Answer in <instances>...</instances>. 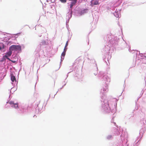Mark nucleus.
Returning a JSON list of instances; mask_svg holds the SVG:
<instances>
[{
	"label": "nucleus",
	"mask_w": 146,
	"mask_h": 146,
	"mask_svg": "<svg viewBox=\"0 0 146 146\" xmlns=\"http://www.w3.org/2000/svg\"><path fill=\"white\" fill-rule=\"evenodd\" d=\"M39 104V102L38 103V104H37V108L38 109V104Z\"/></svg>",
	"instance_id": "16"
},
{
	"label": "nucleus",
	"mask_w": 146,
	"mask_h": 146,
	"mask_svg": "<svg viewBox=\"0 0 146 146\" xmlns=\"http://www.w3.org/2000/svg\"><path fill=\"white\" fill-rule=\"evenodd\" d=\"M9 50L12 52L13 51L21 50V47L19 45H12L10 46Z\"/></svg>",
	"instance_id": "1"
},
{
	"label": "nucleus",
	"mask_w": 146,
	"mask_h": 146,
	"mask_svg": "<svg viewBox=\"0 0 146 146\" xmlns=\"http://www.w3.org/2000/svg\"><path fill=\"white\" fill-rule=\"evenodd\" d=\"M66 52L65 51H63L61 54V56L64 57L65 55Z\"/></svg>",
	"instance_id": "11"
},
{
	"label": "nucleus",
	"mask_w": 146,
	"mask_h": 146,
	"mask_svg": "<svg viewBox=\"0 0 146 146\" xmlns=\"http://www.w3.org/2000/svg\"><path fill=\"white\" fill-rule=\"evenodd\" d=\"M81 60H82L81 59H80V58H78L75 61H76L75 62L76 63H78V62H80Z\"/></svg>",
	"instance_id": "9"
},
{
	"label": "nucleus",
	"mask_w": 146,
	"mask_h": 146,
	"mask_svg": "<svg viewBox=\"0 0 146 146\" xmlns=\"http://www.w3.org/2000/svg\"><path fill=\"white\" fill-rule=\"evenodd\" d=\"M68 42L67 41L66 43V45L65 46V47H66L68 46Z\"/></svg>",
	"instance_id": "14"
},
{
	"label": "nucleus",
	"mask_w": 146,
	"mask_h": 146,
	"mask_svg": "<svg viewBox=\"0 0 146 146\" xmlns=\"http://www.w3.org/2000/svg\"><path fill=\"white\" fill-rule=\"evenodd\" d=\"M12 107H14L15 109H17L18 108V103H15V104L12 106Z\"/></svg>",
	"instance_id": "6"
},
{
	"label": "nucleus",
	"mask_w": 146,
	"mask_h": 146,
	"mask_svg": "<svg viewBox=\"0 0 146 146\" xmlns=\"http://www.w3.org/2000/svg\"><path fill=\"white\" fill-rule=\"evenodd\" d=\"M35 86H34V88H35Z\"/></svg>",
	"instance_id": "17"
},
{
	"label": "nucleus",
	"mask_w": 146,
	"mask_h": 146,
	"mask_svg": "<svg viewBox=\"0 0 146 146\" xmlns=\"http://www.w3.org/2000/svg\"><path fill=\"white\" fill-rule=\"evenodd\" d=\"M145 57H146V56Z\"/></svg>",
	"instance_id": "18"
},
{
	"label": "nucleus",
	"mask_w": 146,
	"mask_h": 146,
	"mask_svg": "<svg viewBox=\"0 0 146 146\" xmlns=\"http://www.w3.org/2000/svg\"><path fill=\"white\" fill-rule=\"evenodd\" d=\"M12 53V52L11 50L9 49V51L5 54V56H7V59L9 60H10V59L8 57H10L11 56Z\"/></svg>",
	"instance_id": "2"
},
{
	"label": "nucleus",
	"mask_w": 146,
	"mask_h": 146,
	"mask_svg": "<svg viewBox=\"0 0 146 146\" xmlns=\"http://www.w3.org/2000/svg\"><path fill=\"white\" fill-rule=\"evenodd\" d=\"M10 61H11V62H12L13 63H15L16 62V61L15 60H12L10 59V60H9Z\"/></svg>",
	"instance_id": "13"
},
{
	"label": "nucleus",
	"mask_w": 146,
	"mask_h": 146,
	"mask_svg": "<svg viewBox=\"0 0 146 146\" xmlns=\"http://www.w3.org/2000/svg\"><path fill=\"white\" fill-rule=\"evenodd\" d=\"M66 49H67V48H66V47H65L64 48V51H65V52H66Z\"/></svg>",
	"instance_id": "15"
},
{
	"label": "nucleus",
	"mask_w": 146,
	"mask_h": 146,
	"mask_svg": "<svg viewBox=\"0 0 146 146\" xmlns=\"http://www.w3.org/2000/svg\"><path fill=\"white\" fill-rule=\"evenodd\" d=\"M60 1L62 3H65L66 2V0H60Z\"/></svg>",
	"instance_id": "12"
},
{
	"label": "nucleus",
	"mask_w": 146,
	"mask_h": 146,
	"mask_svg": "<svg viewBox=\"0 0 146 146\" xmlns=\"http://www.w3.org/2000/svg\"><path fill=\"white\" fill-rule=\"evenodd\" d=\"M9 103L10 105H14L15 103L13 101H10L9 102Z\"/></svg>",
	"instance_id": "8"
},
{
	"label": "nucleus",
	"mask_w": 146,
	"mask_h": 146,
	"mask_svg": "<svg viewBox=\"0 0 146 146\" xmlns=\"http://www.w3.org/2000/svg\"><path fill=\"white\" fill-rule=\"evenodd\" d=\"M88 10V9H85L82 11L81 12V15L83 14L84 13H86V11Z\"/></svg>",
	"instance_id": "10"
},
{
	"label": "nucleus",
	"mask_w": 146,
	"mask_h": 146,
	"mask_svg": "<svg viewBox=\"0 0 146 146\" xmlns=\"http://www.w3.org/2000/svg\"><path fill=\"white\" fill-rule=\"evenodd\" d=\"M5 48V45L3 43H0V50L3 49Z\"/></svg>",
	"instance_id": "4"
},
{
	"label": "nucleus",
	"mask_w": 146,
	"mask_h": 146,
	"mask_svg": "<svg viewBox=\"0 0 146 146\" xmlns=\"http://www.w3.org/2000/svg\"><path fill=\"white\" fill-rule=\"evenodd\" d=\"M7 57L6 56H5V55L3 56V58L2 59V60H1V61L3 62L4 61H5L6 60V58H7Z\"/></svg>",
	"instance_id": "7"
},
{
	"label": "nucleus",
	"mask_w": 146,
	"mask_h": 146,
	"mask_svg": "<svg viewBox=\"0 0 146 146\" xmlns=\"http://www.w3.org/2000/svg\"><path fill=\"white\" fill-rule=\"evenodd\" d=\"M91 5L92 6L99 4L98 1V0H92L91 1Z\"/></svg>",
	"instance_id": "3"
},
{
	"label": "nucleus",
	"mask_w": 146,
	"mask_h": 146,
	"mask_svg": "<svg viewBox=\"0 0 146 146\" xmlns=\"http://www.w3.org/2000/svg\"><path fill=\"white\" fill-rule=\"evenodd\" d=\"M11 80L12 82H14L16 80V78L14 76L13 74H12L11 75Z\"/></svg>",
	"instance_id": "5"
}]
</instances>
